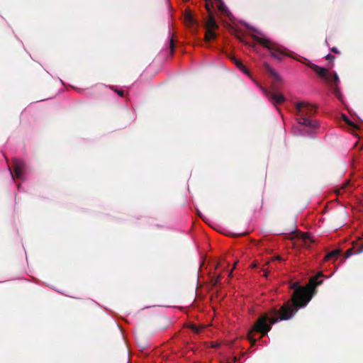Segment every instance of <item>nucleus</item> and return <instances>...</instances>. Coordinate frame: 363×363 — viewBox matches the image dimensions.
<instances>
[{
    "instance_id": "nucleus-22",
    "label": "nucleus",
    "mask_w": 363,
    "mask_h": 363,
    "mask_svg": "<svg viewBox=\"0 0 363 363\" xmlns=\"http://www.w3.org/2000/svg\"><path fill=\"white\" fill-rule=\"evenodd\" d=\"M220 278H221V276L220 275H218V277L216 278V280L215 281L214 284H216L217 282L220 279Z\"/></svg>"
},
{
    "instance_id": "nucleus-21",
    "label": "nucleus",
    "mask_w": 363,
    "mask_h": 363,
    "mask_svg": "<svg viewBox=\"0 0 363 363\" xmlns=\"http://www.w3.org/2000/svg\"><path fill=\"white\" fill-rule=\"evenodd\" d=\"M192 330L194 331H195L196 333H199V330L196 328V327L195 325L192 326L191 327Z\"/></svg>"
},
{
    "instance_id": "nucleus-7",
    "label": "nucleus",
    "mask_w": 363,
    "mask_h": 363,
    "mask_svg": "<svg viewBox=\"0 0 363 363\" xmlns=\"http://www.w3.org/2000/svg\"><path fill=\"white\" fill-rule=\"evenodd\" d=\"M13 167L15 173V177L18 179H23L26 164L25 162L17 158L13 160Z\"/></svg>"
},
{
    "instance_id": "nucleus-24",
    "label": "nucleus",
    "mask_w": 363,
    "mask_h": 363,
    "mask_svg": "<svg viewBox=\"0 0 363 363\" xmlns=\"http://www.w3.org/2000/svg\"><path fill=\"white\" fill-rule=\"evenodd\" d=\"M275 259H277V260H282L281 257H279V256L276 257Z\"/></svg>"
},
{
    "instance_id": "nucleus-26",
    "label": "nucleus",
    "mask_w": 363,
    "mask_h": 363,
    "mask_svg": "<svg viewBox=\"0 0 363 363\" xmlns=\"http://www.w3.org/2000/svg\"><path fill=\"white\" fill-rule=\"evenodd\" d=\"M96 350H99V345H96Z\"/></svg>"
},
{
    "instance_id": "nucleus-25",
    "label": "nucleus",
    "mask_w": 363,
    "mask_h": 363,
    "mask_svg": "<svg viewBox=\"0 0 363 363\" xmlns=\"http://www.w3.org/2000/svg\"><path fill=\"white\" fill-rule=\"evenodd\" d=\"M9 171H10V174H11V176H12V178L13 179L14 177H13V175L12 172L11 171V169H10V168H9Z\"/></svg>"
},
{
    "instance_id": "nucleus-20",
    "label": "nucleus",
    "mask_w": 363,
    "mask_h": 363,
    "mask_svg": "<svg viewBox=\"0 0 363 363\" xmlns=\"http://www.w3.org/2000/svg\"><path fill=\"white\" fill-rule=\"evenodd\" d=\"M331 52H334V53H340L339 50H337V48L336 47H333L330 49Z\"/></svg>"
},
{
    "instance_id": "nucleus-19",
    "label": "nucleus",
    "mask_w": 363,
    "mask_h": 363,
    "mask_svg": "<svg viewBox=\"0 0 363 363\" xmlns=\"http://www.w3.org/2000/svg\"><path fill=\"white\" fill-rule=\"evenodd\" d=\"M325 58L327 60H329V61H333L335 60V57L330 54H328V55H326Z\"/></svg>"
},
{
    "instance_id": "nucleus-1",
    "label": "nucleus",
    "mask_w": 363,
    "mask_h": 363,
    "mask_svg": "<svg viewBox=\"0 0 363 363\" xmlns=\"http://www.w3.org/2000/svg\"><path fill=\"white\" fill-rule=\"evenodd\" d=\"M323 272L318 273L310 279L306 286H300L298 282L291 284L290 288L294 292L291 299L284 303L279 310L272 308L261 315L248 331L247 339L251 345H255L257 342V339L254 337L255 333H260L259 338H262L271 330L272 325L279 320L290 319L301 308L306 306L316 293L315 288L323 283Z\"/></svg>"
},
{
    "instance_id": "nucleus-13",
    "label": "nucleus",
    "mask_w": 363,
    "mask_h": 363,
    "mask_svg": "<svg viewBox=\"0 0 363 363\" xmlns=\"http://www.w3.org/2000/svg\"><path fill=\"white\" fill-rule=\"evenodd\" d=\"M217 7H218V9L223 13H227L228 9H227L226 6L224 5V4L220 0L218 1Z\"/></svg>"
},
{
    "instance_id": "nucleus-5",
    "label": "nucleus",
    "mask_w": 363,
    "mask_h": 363,
    "mask_svg": "<svg viewBox=\"0 0 363 363\" xmlns=\"http://www.w3.org/2000/svg\"><path fill=\"white\" fill-rule=\"evenodd\" d=\"M252 38L255 41L269 49L270 50L271 56L279 61L282 60L284 56H290L289 54L281 50L279 45L268 38L257 35H253Z\"/></svg>"
},
{
    "instance_id": "nucleus-6",
    "label": "nucleus",
    "mask_w": 363,
    "mask_h": 363,
    "mask_svg": "<svg viewBox=\"0 0 363 363\" xmlns=\"http://www.w3.org/2000/svg\"><path fill=\"white\" fill-rule=\"evenodd\" d=\"M264 93L269 101L275 106L281 104L286 101L285 96L277 91H265Z\"/></svg>"
},
{
    "instance_id": "nucleus-9",
    "label": "nucleus",
    "mask_w": 363,
    "mask_h": 363,
    "mask_svg": "<svg viewBox=\"0 0 363 363\" xmlns=\"http://www.w3.org/2000/svg\"><path fill=\"white\" fill-rule=\"evenodd\" d=\"M263 66L264 69L272 76L276 80L281 81V78L279 76V74L276 72V71L272 68V67L267 63L264 62Z\"/></svg>"
},
{
    "instance_id": "nucleus-2",
    "label": "nucleus",
    "mask_w": 363,
    "mask_h": 363,
    "mask_svg": "<svg viewBox=\"0 0 363 363\" xmlns=\"http://www.w3.org/2000/svg\"><path fill=\"white\" fill-rule=\"evenodd\" d=\"M296 121L298 124L311 129L318 127V121L311 118L316 113V107L303 101L297 102L295 105Z\"/></svg>"
},
{
    "instance_id": "nucleus-23",
    "label": "nucleus",
    "mask_w": 363,
    "mask_h": 363,
    "mask_svg": "<svg viewBox=\"0 0 363 363\" xmlns=\"http://www.w3.org/2000/svg\"><path fill=\"white\" fill-rule=\"evenodd\" d=\"M308 238H308V236L306 234H304V235H303V240H304V241H306V239H308Z\"/></svg>"
},
{
    "instance_id": "nucleus-12",
    "label": "nucleus",
    "mask_w": 363,
    "mask_h": 363,
    "mask_svg": "<svg viewBox=\"0 0 363 363\" xmlns=\"http://www.w3.org/2000/svg\"><path fill=\"white\" fill-rule=\"evenodd\" d=\"M232 61L235 64V65L240 69L241 70L244 71L245 72H247V70L246 67L243 65L242 62L235 57L232 58Z\"/></svg>"
},
{
    "instance_id": "nucleus-14",
    "label": "nucleus",
    "mask_w": 363,
    "mask_h": 363,
    "mask_svg": "<svg viewBox=\"0 0 363 363\" xmlns=\"http://www.w3.org/2000/svg\"><path fill=\"white\" fill-rule=\"evenodd\" d=\"M349 184H350V182L347 181L344 184L342 185L341 188L336 190V193L337 194H340L343 193L344 191H346V189L347 188Z\"/></svg>"
},
{
    "instance_id": "nucleus-8",
    "label": "nucleus",
    "mask_w": 363,
    "mask_h": 363,
    "mask_svg": "<svg viewBox=\"0 0 363 363\" xmlns=\"http://www.w3.org/2000/svg\"><path fill=\"white\" fill-rule=\"evenodd\" d=\"M184 21L189 26H198V21L194 18L190 11L186 12L184 15Z\"/></svg>"
},
{
    "instance_id": "nucleus-15",
    "label": "nucleus",
    "mask_w": 363,
    "mask_h": 363,
    "mask_svg": "<svg viewBox=\"0 0 363 363\" xmlns=\"http://www.w3.org/2000/svg\"><path fill=\"white\" fill-rule=\"evenodd\" d=\"M344 118H345V121L346 122V123L353 130H356L357 129V125L353 123L352 121H351L350 120H349L347 118H346L345 116H344Z\"/></svg>"
},
{
    "instance_id": "nucleus-4",
    "label": "nucleus",
    "mask_w": 363,
    "mask_h": 363,
    "mask_svg": "<svg viewBox=\"0 0 363 363\" xmlns=\"http://www.w3.org/2000/svg\"><path fill=\"white\" fill-rule=\"evenodd\" d=\"M206 1L205 6L208 13V16L205 23L206 33L205 41L208 42L211 40L216 39L217 34L216 30L219 28L213 13V3L211 0H204Z\"/></svg>"
},
{
    "instance_id": "nucleus-11",
    "label": "nucleus",
    "mask_w": 363,
    "mask_h": 363,
    "mask_svg": "<svg viewBox=\"0 0 363 363\" xmlns=\"http://www.w3.org/2000/svg\"><path fill=\"white\" fill-rule=\"evenodd\" d=\"M352 248L355 254H359L363 252V242L356 241L352 242Z\"/></svg>"
},
{
    "instance_id": "nucleus-10",
    "label": "nucleus",
    "mask_w": 363,
    "mask_h": 363,
    "mask_svg": "<svg viewBox=\"0 0 363 363\" xmlns=\"http://www.w3.org/2000/svg\"><path fill=\"white\" fill-rule=\"evenodd\" d=\"M340 252V250H335L333 251H331L325 255V260L328 261L332 259H337Z\"/></svg>"
},
{
    "instance_id": "nucleus-18",
    "label": "nucleus",
    "mask_w": 363,
    "mask_h": 363,
    "mask_svg": "<svg viewBox=\"0 0 363 363\" xmlns=\"http://www.w3.org/2000/svg\"><path fill=\"white\" fill-rule=\"evenodd\" d=\"M112 89H113L120 96L123 97L124 96V92L123 90H119L117 88L112 87Z\"/></svg>"
},
{
    "instance_id": "nucleus-17",
    "label": "nucleus",
    "mask_w": 363,
    "mask_h": 363,
    "mask_svg": "<svg viewBox=\"0 0 363 363\" xmlns=\"http://www.w3.org/2000/svg\"><path fill=\"white\" fill-rule=\"evenodd\" d=\"M169 48H170L171 54H173L174 51V40H173L172 38L170 40Z\"/></svg>"
},
{
    "instance_id": "nucleus-16",
    "label": "nucleus",
    "mask_w": 363,
    "mask_h": 363,
    "mask_svg": "<svg viewBox=\"0 0 363 363\" xmlns=\"http://www.w3.org/2000/svg\"><path fill=\"white\" fill-rule=\"evenodd\" d=\"M354 253V248L350 247L345 253V259L350 257L351 255H352Z\"/></svg>"
},
{
    "instance_id": "nucleus-3",
    "label": "nucleus",
    "mask_w": 363,
    "mask_h": 363,
    "mask_svg": "<svg viewBox=\"0 0 363 363\" xmlns=\"http://www.w3.org/2000/svg\"><path fill=\"white\" fill-rule=\"evenodd\" d=\"M294 59L298 60V59L293 57ZM299 62L306 65L310 68L313 69L316 74L322 78L330 87L332 91L337 96L340 94V90L338 88V83L340 82L339 77L337 73L333 72L330 73L328 69L320 67L311 62H309L307 59L303 58V60H298Z\"/></svg>"
}]
</instances>
